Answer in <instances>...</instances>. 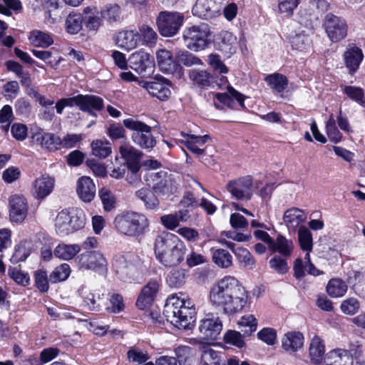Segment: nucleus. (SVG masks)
<instances>
[{
  "label": "nucleus",
  "mask_w": 365,
  "mask_h": 365,
  "mask_svg": "<svg viewBox=\"0 0 365 365\" xmlns=\"http://www.w3.org/2000/svg\"><path fill=\"white\" fill-rule=\"evenodd\" d=\"M186 248L183 243L180 240L173 245L159 261L167 267L176 266L184 259Z\"/></svg>",
  "instance_id": "21"
},
{
  "label": "nucleus",
  "mask_w": 365,
  "mask_h": 365,
  "mask_svg": "<svg viewBox=\"0 0 365 365\" xmlns=\"http://www.w3.org/2000/svg\"><path fill=\"white\" fill-rule=\"evenodd\" d=\"M54 186V178L49 175H43L36 178L33 183V195L38 200H42L52 192Z\"/></svg>",
  "instance_id": "20"
},
{
  "label": "nucleus",
  "mask_w": 365,
  "mask_h": 365,
  "mask_svg": "<svg viewBox=\"0 0 365 365\" xmlns=\"http://www.w3.org/2000/svg\"><path fill=\"white\" fill-rule=\"evenodd\" d=\"M347 291V285L340 279H331L327 285V292L331 297H341Z\"/></svg>",
  "instance_id": "46"
},
{
  "label": "nucleus",
  "mask_w": 365,
  "mask_h": 365,
  "mask_svg": "<svg viewBox=\"0 0 365 365\" xmlns=\"http://www.w3.org/2000/svg\"><path fill=\"white\" fill-rule=\"evenodd\" d=\"M227 92L224 93H210L209 96H212L219 103L227 106L231 109L240 110L245 108V96L230 86H227Z\"/></svg>",
  "instance_id": "15"
},
{
  "label": "nucleus",
  "mask_w": 365,
  "mask_h": 365,
  "mask_svg": "<svg viewBox=\"0 0 365 365\" xmlns=\"http://www.w3.org/2000/svg\"><path fill=\"white\" fill-rule=\"evenodd\" d=\"M298 241L300 248L304 251L311 252L313 249V238L311 231L305 226L298 229Z\"/></svg>",
  "instance_id": "49"
},
{
  "label": "nucleus",
  "mask_w": 365,
  "mask_h": 365,
  "mask_svg": "<svg viewBox=\"0 0 365 365\" xmlns=\"http://www.w3.org/2000/svg\"><path fill=\"white\" fill-rule=\"evenodd\" d=\"M264 81L274 93L283 92L288 85L287 77L278 73L266 76Z\"/></svg>",
  "instance_id": "39"
},
{
  "label": "nucleus",
  "mask_w": 365,
  "mask_h": 365,
  "mask_svg": "<svg viewBox=\"0 0 365 365\" xmlns=\"http://www.w3.org/2000/svg\"><path fill=\"white\" fill-rule=\"evenodd\" d=\"M179 294L172 295L167 299L163 314L166 319L175 327L190 329L195 321V308L185 294Z\"/></svg>",
  "instance_id": "2"
},
{
  "label": "nucleus",
  "mask_w": 365,
  "mask_h": 365,
  "mask_svg": "<svg viewBox=\"0 0 365 365\" xmlns=\"http://www.w3.org/2000/svg\"><path fill=\"white\" fill-rule=\"evenodd\" d=\"M327 365H353V359L347 351L336 349L329 353Z\"/></svg>",
  "instance_id": "44"
},
{
  "label": "nucleus",
  "mask_w": 365,
  "mask_h": 365,
  "mask_svg": "<svg viewBox=\"0 0 365 365\" xmlns=\"http://www.w3.org/2000/svg\"><path fill=\"white\" fill-rule=\"evenodd\" d=\"M227 189L232 197L237 200H250L254 192L252 179L250 176L238 178L230 181Z\"/></svg>",
  "instance_id": "11"
},
{
  "label": "nucleus",
  "mask_w": 365,
  "mask_h": 365,
  "mask_svg": "<svg viewBox=\"0 0 365 365\" xmlns=\"http://www.w3.org/2000/svg\"><path fill=\"white\" fill-rule=\"evenodd\" d=\"M304 337L299 331H289L282 339V347L288 353L298 351L303 347Z\"/></svg>",
  "instance_id": "23"
},
{
  "label": "nucleus",
  "mask_w": 365,
  "mask_h": 365,
  "mask_svg": "<svg viewBox=\"0 0 365 365\" xmlns=\"http://www.w3.org/2000/svg\"><path fill=\"white\" fill-rule=\"evenodd\" d=\"M343 92L352 101L362 105L365 103L364 92L362 88L351 86L342 87Z\"/></svg>",
  "instance_id": "58"
},
{
  "label": "nucleus",
  "mask_w": 365,
  "mask_h": 365,
  "mask_svg": "<svg viewBox=\"0 0 365 365\" xmlns=\"http://www.w3.org/2000/svg\"><path fill=\"white\" fill-rule=\"evenodd\" d=\"M139 31L140 38H142L145 44L148 46H153L155 43L158 38V34L152 27L148 25H143L140 27Z\"/></svg>",
  "instance_id": "63"
},
{
  "label": "nucleus",
  "mask_w": 365,
  "mask_h": 365,
  "mask_svg": "<svg viewBox=\"0 0 365 365\" xmlns=\"http://www.w3.org/2000/svg\"><path fill=\"white\" fill-rule=\"evenodd\" d=\"M92 154L102 159L108 157L112 152L110 143L108 140H96L91 143Z\"/></svg>",
  "instance_id": "48"
},
{
  "label": "nucleus",
  "mask_w": 365,
  "mask_h": 365,
  "mask_svg": "<svg viewBox=\"0 0 365 365\" xmlns=\"http://www.w3.org/2000/svg\"><path fill=\"white\" fill-rule=\"evenodd\" d=\"M166 282L171 287H179L185 282V273L182 269H173L167 276Z\"/></svg>",
  "instance_id": "57"
},
{
  "label": "nucleus",
  "mask_w": 365,
  "mask_h": 365,
  "mask_svg": "<svg viewBox=\"0 0 365 365\" xmlns=\"http://www.w3.org/2000/svg\"><path fill=\"white\" fill-rule=\"evenodd\" d=\"M239 262L248 269H253L256 266V261L252 255L245 248L237 247L232 250Z\"/></svg>",
  "instance_id": "50"
},
{
  "label": "nucleus",
  "mask_w": 365,
  "mask_h": 365,
  "mask_svg": "<svg viewBox=\"0 0 365 365\" xmlns=\"http://www.w3.org/2000/svg\"><path fill=\"white\" fill-rule=\"evenodd\" d=\"M140 41V35L138 31L126 30L117 34L115 43L118 47L127 51L134 49Z\"/></svg>",
  "instance_id": "22"
},
{
  "label": "nucleus",
  "mask_w": 365,
  "mask_h": 365,
  "mask_svg": "<svg viewBox=\"0 0 365 365\" xmlns=\"http://www.w3.org/2000/svg\"><path fill=\"white\" fill-rule=\"evenodd\" d=\"M211 31L207 24H201L185 29L183 41L186 47L195 52L205 50L210 44Z\"/></svg>",
  "instance_id": "6"
},
{
  "label": "nucleus",
  "mask_w": 365,
  "mask_h": 365,
  "mask_svg": "<svg viewBox=\"0 0 365 365\" xmlns=\"http://www.w3.org/2000/svg\"><path fill=\"white\" fill-rule=\"evenodd\" d=\"M9 218L11 222L20 223L28 214L27 200L23 195L14 194L9 198Z\"/></svg>",
  "instance_id": "14"
},
{
  "label": "nucleus",
  "mask_w": 365,
  "mask_h": 365,
  "mask_svg": "<svg viewBox=\"0 0 365 365\" xmlns=\"http://www.w3.org/2000/svg\"><path fill=\"white\" fill-rule=\"evenodd\" d=\"M59 4V0H44L43 6L46 10V19L51 24L57 23L62 18Z\"/></svg>",
  "instance_id": "43"
},
{
  "label": "nucleus",
  "mask_w": 365,
  "mask_h": 365,
  "mask_svg": "<svg viewBox=\"0 0 365 365\" xmlns=\"http://www.w3.org/2000/svg\"><path fill=\"white\" fill-rule=\"evenodd\" d=\"M81 98V94H79V95H77L73 97L60 99L56 103L55 108L56 109V112L58 114H61L64 108L73 107L74 106H78V108L80 109Z\"/></svg>",
  "instance_id": "62"
},
{
  "label": "nucleus",
  "mask_w": 365,
  "mask_h": 365,
  "mask_svg": "<svg viewBox=\"0 0 365 365\" xmlns=\"http://www.w3.org/2000/svg\"><path fill=\"white\" fill-rule=\"evenodd\" d=\"M221 0H197L192 13L201 19H209L220 13Z\"/></svg>",
  "instance_id": "17"
},
{
  "label": "nucleus",
  "mask_w": 365,
  "mask_h": 365,
  "mask_svg": "<svg viewBox=\"0 0 365 365\" xmlns=\"http://www.w3.org/2000/svg\"><path fill=\"white\" fill-rule=\"evenodd\" d=\"M71 267L66 263H63L56 267L50 274V280L57 283L66 280L71 274Z\"/></svg>",
  "instance_id": "55"
},
{
  "label": "nucleus",
  "mask_w": 365,
  "mask_h": 365,
  "mask_svg": "<svg viewBox=\"0 0 365 365\" xmlns=\"http://www.w3.org/2000/svg\"><path fill=\"white\" fill-rule=\"evenodd\" d=\"M212 262L219 267L227 268L232 264V256L226 250L212 249Z\"/></svg>",
  "instance_id": "42"
},
{
  "label": "nucleus",
  "mask_w": 365,
  "mask_h": 365,
  "mask_svg": "<svg viewBox=\"0 0 365 365\" xmlns=\"http://www.w3.org/2000/svg\"><path fill=\"white\" fill-rule=\"evenodd\" d=\"M237 44V37L232 33L227 31H220L215 40L216 48L222 51L227 57L235 53Z\"/></svg>",
  "instance_id": "19"
},
{
  "label": "nucleus",
  "mask_w": 365,
  "mask_h": 365,
  "mask_svg": "<svg viewBox=\"0 0 365 365\" xmlns=\"http://www.w3.org/2000/svg\"><path fill=\"white\" fill-rule=\"evenodd\" d=\"M243 334L235 330L227 331L224 336V341L226 344L235 346L237 348H242L245 345L243 339Z\"/></svg>",
  "instance_id": "59"
},
{
  "label": "nucleus",
  "mask_w": 365,
  "mask_h": 365,
  "mask_svg": "<svg viewBox=\"0 0 365 365\" xmlns=\"http://www.w3.org/2000/svg\"><path fill=\"white\" fill-rule=\"evenodd\" d=\"M74 262L82 270L98 272L105 270L107 267L106 258L96 251H87L80 254L74 259Z\"/></svg>",
  "instance_id": "9"
},
{
  "label": "nucleus",
  "mask_w": 365,
  "mask_h": 365,
  "mask_svg": "<svg viewBox=\"0 0 365 365\" xmlns=\"http://www.w3.org/2000/svg\"><path fill=\"white\" fill-rule=\"evenodd\" d=\"M152 189L158 195L169 197L177 190V185L173 175L160 171L150 175Z\"/></svg>",
  "instance_id": "10"
},
{
  "label": "nucleus",
  "mask_w": 365,
  "mask_h": 365,
  "mask_svg": "<svg viewBox=\"0 0 365 365\" xmlns=\"http://www.w3.org/2000/svg\"><path fill=\"white\" fill-rule=\"evenodd\" d=\"M180 365H192L193 354L192 349L187 346H180L175 350Z\"/></svg>",
  "instance_id": "54"
},
{
  "label": "nucleus",
  "mask_w": 365,
  "mask_h": 365,
  "mask_svg": "<svg viewBox=\"0 0 365 365\" xmlns=\"http://www.w3.org/2000/svg\"><path fill=\"white\" fill-rule=\"evenodd\" d=\"M160 279H150L141 289L137 299L136 305L140 309L149 307L155 301L160 290Z\"/></svg>",
  "instance_id": "16"
},
{
  "label": "nucleus",
  "mask_w": 365,
  "mask_h": 365,
  "mask_svg": "<svg viewBox=\"0 0 365 365\" xmlns=\"http://www.w3.org/2000/svg\"><path fill=\"white\" fill-rule=\"evenodd\" d=\"M128 61L130 67L143 77L149 76L153 72V58L144 51L140 50L132 53Z\"/></svg>",
  "instance_id": "12"
},
{
  "label": "nucleus",
  "mask_w": 365,
  "mask_h": 365,
  "mask_svg": "<svg viewBox=\"0 0 365 365\" xmlns=\"http://www.w3.org/2000/svg\"><path fill=\"white\" fill-rule=\"evenodd\" d=\"M81 247L78 244H58L53 250V255L62 260L73 259L80 252Z\"/></svg>",
  "instance_id": "32"
},
{
  "label": "nucleus",
  "mask_w": 365,
  "mask_h": 365,
  "mask_svg": "<svg viewBox=\"0 0 365 365\" xmlns=\"http://www.w3.org/2000/svg\"><path fill=\"white\" fill-rule=\"evenodd\" d=\"M200 365H225L222 354L210 346H203L200 356Z\"/></svg>",
  "instance_id": "35"
},
{
  "label": "nucleus",
  "mask_w": 365,
  "mask_h": 365,
  "mask_svg": "<svg viewBox=\"0 0 365 365\" xmlns=\"http://www.w3.org/2000/svg\"><path fill=\"white\" fill-rule=\"evenodd\" d=\"M124 126L133 130V142L143 149L150 150L156 145V140L152 134V128L145 123L133 118L123 120Z\"/></svg>",
  "instance_id": "5"
},
{
  "label": "nucleus",
  "mask_w": 365,
  "mask_h": 365,
  "mask_svg": "<svg viewBox=\"0 0 365 365\" xmlns=\"http://www.w3.org/2000/svg\"><path fill=\"white\" fill-rule=\"evenodd\" d=\"M178 241L179 239L173 234L163 232L158 235L154 247L157 259L159 260Z\"/></svg>",
  "instance_id": "25"
},
{
  "label": "nucleus",
  "mask_w": 365,
  "mask_h": 365,
  "mask_svg": "<svg viewBox=\"0 0 365 365\" xmlns=\"http://www.w3.org/2000/svg\"><path fill=\"white\" fill-rule=\"evenodd\" d=\"M103 100L97 96L81 95L80 110L88 112L92 115H96L93 110H101L103 108Z\"/></svg>",
  "instance_id": "33"
},
{
  "label": "nucleus",
  "mask_w": 365,
  "mask_h": 365,
  "mask_svg": "<svg viewBox=\"0 0 365 365\" xmlns=\"http://www.w3.org/2000/svg\"><path fill=\"white\" fill-rule=\"evenodd\" d=\"M76 192L81 200L89 202L94 198L96 186L90 178L83 176L77 182Z\"/></svg>",
  "instance_id": "27"
},
{
  "label": "nucleus",
  "mask_w": 365,
  "mask_h": 365,
  "mask_svg": "<svg viewBox=\"0 0 365 365\" xmlns=\"http://www.w3.org/2000/svg\"><path fill=\"white\" fill-rule=\"evenodd\" d=\"M183 14L178 12L161 11L159 13L156 24L160 34L165 37L175 36L182 26Z\"/></svg>",
  "instance_id": "7"
},
{
  "label": "nucleus",
  "mask_w": 365,
  "mask_h": 365,
  "mask_svg": "<svg viewBox=\"0 0 365 365\" xmlns=\"http://www.w3.org/2000/svg\"><path fill=\"white\" fill-rule=\"evenodd\" d=\"M311 38L309 36L301 33L291 37L290 43L293 49L306 51L311 48Z\"/></svg>",
  "instance_id": "52"
},
{
  "label": "nucleus",
  "mask_w": 365,
  "mask_h": 365,
  "mask_svg": "<svg viewBox=\"0 0 365 365\" xmlns=\"http://www.w3.org/2000/svg\"><path fill=\"white\" fill-rule=\"evenodd\" d=\"M209 299L215 309L231 315L242 310L247 302L248 294L236 278L226 276L211 287Z\"/></svg>",
  "instance_id": "1"
},
{
  "label": "nucleus",
  "mask_w": 365,
  "mask_h": 365,
  "mask_svg": "<svg viewBox=\"0 0 365 365\" xmlns=\"http://www.w3.org/2000/svg\"><path fill=\"white\" fill-rule=\"evenodd\" d=\"M189 76L192 81L199 85L214 87L215 78L206 71L192 70Z\"/></svg>",
  "instance_id": "47"
},
{
  "label": "nucleus",
  "mask_w": 365,
  "mask_h": 365,
  "mask_svg": "<svg viewBox=\"0 0 365 365\" xmlns=\"http://www.w3.org/2000/svg\"><path fill=\"white\" fill-rule=\"evenodd\" d=\"M114 225L118 232L122 235L139 237L148 230L150 221L144 214L126 212L115 217Z\"/></svg>",
  "instance_id": "3"
},
{
  "label": "nucleus",
  "mask_w": 365,
  "mask_h": 365,
  "mask_svg": "<svg viewBox=\"0 0 365 365\" xmlns=\"http://www.w3.org/2000/svg\"><path fill=\"white\" fill-rule=\"evenodd\" d=\"M327 134L333 143H338L341 139V135L336 126V120L333 114H331L326 124Z\"/></svg>",
  "instance_id": "64"
},
{
  "label": "nucleus",
  "mask_w": 365,
  "mask_h": 365,
  "mask_svg": "<svg viewBox=\"0 0 365 365\" xmlns=\"http://www.w3.org/2000/svg\"><path fill=\"white\" fill-rule=\"evenodd\" d=\"M83 16L78 13L70 14L66 20V28L71 34H77L82 29Z\"/></svg>",
  "instance_id": "53"
},
{
  "label": "nucleus",
  "mask_w": 365,
  "mask_h": 365,
  "mask_svg": "<svg viewBox=\"0 0 365 365\" xmlns=\"http://www.w3.org/2000/svg\"><path fill=\"white\" fill-rule=\"evenodd\" d=\"M98 195L105 210L110 211L114 208L115 205V197L110 190L103 187L99 190Z\"/></svg>",
  "instance_id": "61"
},
{
  "label": "nucleus",
  "mask_w": 365,
  "mask_h": 365,
  "mask_svg": "<svg viewBox=\"0 0 365 365\" xmlns=\"http://www.w3.org/2000/svg\"><path fill=\"white\" fill-rule=\"evenodd\" d=\"M145 88L150 94L160 99V101L167 100L170 96V90L168 81L165 80H158L155 81H146L143 83Z\"/></svg>",
  "instance_id": "26"
},
{
  "label": "nucleus",
  "mask_w": 365,
  "mask_h": 365,
  "mask_svg": "<svg viewBox=\"0 0 365 365\" xmlns=\"http://www.w3.org/2000/svg\"><path fill=\"white\" fill-rule=\"evenodd\" d=\"M181 135L185 140L181 141L193 153L200 155L204 153L205 148H202L205 143L210 140L208 135H196L181 132Z\"/></svg>",
  "instance_id": "24"
},
{
  "label": "nucleus",
  "mask_w": 365,
  "mask_h": 365,
  "mask_svg": "<svg viewBox=\"0 0 365 365\" xmlns=\"http://www.w3.org/2000/svg\"><path fill=\"white\" fill-rule=\"evenodd\" d=\"M98 14L96 8L86 7L83 9V19L88 30L96 31L101 26L102 21Z\"/></svg>",
  "instance_id": "41"
},
{
  "label": "nucleus",
  "mask_w": 365,
  "mask_h": 365,
  "mask_svg": "<svg viewBox=\"0 0 365 365\" xmlns=\"http://www.w3.org/2000/svg\"><path fill=\"white\" fill-rule=\"evenodd\" d=\"M32 138L37 144L49 151L56 150L61 145L60 137L53 133H36Z\"/></svg>",
  "instance_id": "28"
},
{
  "label": "nucleus",
  "mask_w": 365,
  "mask_h": 365,
  "mask_svg": "<svg viewBox=\"0 0 365 365\" xmlns=\"http://www.w3.org/2000/svg\"><path fill=\"white\" fill-rule=\"evenodd\" d=\"M101 18L108 22H115L120 19V8L117 4H108L101 11Z\"/></svg>",
  "instance_id": "56"
},
{
  "label": "nucleus",
  "mask_w": 365,
  "mask_h": 365,
  "mask_svg": "<svg viewBox=\"0 0 365 365\" xmlns=\"http://www.w3.org/2000/svg\"><path fill=\"white\" fill-rule=\"evenodd\" d=\"M323 26L329 39L333 43L339 42L347 36V22L341 16L327 14Z\"/></svg>",
  "instance_id": "8"
},
{
  "label": "nucleus",
  "mask_w": 365,
  "mask_h": 365,
  "mask_svg": "<svg viewBox=\"0 0 365 365\" xmlns=\"http://www.w3.org/2000/svg\"><path fill=\"white\" fill-rule=\"evenodd\" d=\"M307 219L304 212L297 207L285 211L283 220L289 230H295Z\"/></svg>",
  "instance_id": "30"
},
{
  "label": "nucleus",
  "mask_w": 365,
  "mask_h": 365,
  "mask_svg": "<svg viewBox=\"0 0 365 365\" xmlns=\"http://www.w3.org/2000/svg\"><path fill=\"white\" fill-rule=\"evenodd\" d=\"M85 224L83 211L77 207L64 209L59 212L55 219V230L63 237L82 228Z\"/></svg>",
  "instance_id": "4"
},
{
  "label": "nucleus",
  "mask_w": 365,
  "mask_h": 365,
  "mask_svg": "<svg viewBox=\"0 0 365 365\" xmlns=\"http://www.w3.org/2000/svg\"><path fill=\"white\" fill-rule=\"evenodd\" d=\"M156 58L158 66L163 72L172 73L175 71L176 64L170 51L160 49L156 53Z\"/></svg>",
  "instance_id": "36"
},
{
  "label": "nucleus",
  "mask_w": 365,
  "mask_h": 365,
  "mask_svg": "<svg viewBox=\"0 0 365 365\" xmlns=\"http://www.w3.org/2000/svg\"><path fill=\"white\" fill-rule=\"evenodd\" d=\"M364 58L361 49L356 46L349 47L344 53L345 65L351 73H355Z\"/></svg>",
  "instance_id": "29"
},
{
  "label": "nucleus",
  "mask_w": 365,
  "mask_h": 365,
  "mask_svg": "<svg viewBox=\"0 0 365 365\" xmlns=\"http://www.w3.org/2000/svg\"><path fill=\"white\" fill-rule=\"evenodd\" d=\"M189 218L188 211L181 210L175 213L161 216L160 222L165 228L173 230L179 226L180 222H186Z\"/></svg>",
  "instance_id": "31"
},
{
  "label": "nucleus",
  "mask_w": 365,
  "mask_h": 365,
  "mask_svg": "<svg viewBox=\"0 0 365 365\" xmlns=\"http://www.w3.org/2000/svg\"><path fill=\"white\" fill-rule=\"evenodd\" d=\"M140 262L138 255L134 253H127L124 255L116 256L113 260V266L117 273H123L125 269H131Z\"/></svg>",
  "instance_id": "34"
},
{
  "label": "nucleus",
  "mask_w": 365,
  "mask_h": 365,
  "mask_svg": "<svg viewBox=\"0 0 365 365\" xmlns=\"http://www.w3.org/2000/svg\"><path fill=\"white\" fill-rule=\"evenodd\" d=\"M222 322L220 317L208 314L200 320L198 330L205 339L215 340L222 330Z\"/></svg>",
  "instance_id": "13"
},
{
  "label": "nucleus",
  "mask_w": 365,
  "mask_h": 365,
  "mask_svg": "<svg viewBox=\"0 0 365 365\" xmlns=\"http://www.w3.org/2000/svg\"><path fill=\"white\" fill-rule=\"evenodd\" d=\"M325 353L324 345L322 340L318 336H314L309 345V356L315 364L321 363L324 359Z\"/></svg>",
  "instance_id": "40"
},
{
  "label": "nucleus",
  "mask_w": 365,
  "mask_h": 365,
  "mask_svg": "<svg viewBox=\"0 0 365 365\" xmlns=\"http://www.w3.org/2000/svg\"><path fill=\"white\" fill-rule=\"evenodd\" d=\"M238 325L241 331L243 332V336H250L256 331L257 322L252 314H247L240 318Z\"/></svg>",
  "instance_id": "51"
},
{
  "label": "nucleus",
  "mask_w": 365,
  "mask_h": 365,
  "mask_svg": "<svg viewBox=\"0 0 365 365\" xmlns=\"http://www.w3.org/2000/svg\"><path fill=\"white\" fill-rule=\"evenodd\" d=\"M286 258L282 256L274 255L269 261L270 268L278 274H286L289 270Z\"/></svg>",
  "instance_id": "60"
},
{
  "label": "nucleus",
  "mask_w": 365,
  "mask_h": 365,
  "mask_svg": "<svg viewBox=\"0 0 365 365\" xmlns=\"http://www.w3.org/2000/svg\"><path fill=\"white\" fill-rule=\"evenodd\" d=\"M119 152L122 158L125 160L128 170L133 174H136L140 170L139 163L143 156V153L128 143L121 145L119 148Z\"/></svg>",
  "instance_id": "18"
},
{
  "label": "nucleus",
  "mask_w": 365,
  "mask_h": 365,
  "mask_svg": "<svg viewBox=\"0 0 365 365\" xmlns=\"http://www.w3.org/2000/svg\"><path fill=\"white\" fill-rule=\"evenodd\" d=\"M269 249L273 252H278L284 257H288L293 251L294 245L292 240L279 235L276 240H272Z\"/></svg>",
  "instance_id": "38"
},
{
  "label": "nucleus",
  "mask_w": 365,
  "mask_h": 365,
  "mask_svg": "<svg viewBox=\"0 0 365 365\" xmlns=\"http://www.w3.org/2000/svg\"><path fill=\"white\" fill-rule=\"evenodd\" d=\"M29 39L34 46L43 48L48 47L53 42L52 37L48 33L38 30L31 32Z\"/></svg>",
  "instance_id": "45"
},
{
  "label": "nucleus",
  "mask_w": 365,
  "mask_h": 365,
  "mask_svg": "<svg viewBox=\"0 0 365 365\" xmlns=\"http://www.w3.org/2000/svg\"><path fill=\"white\" fill-rule=\"evenodd\" d=\"M156 193L147 187H143L135 192V196L141 200L148 210H157L159 208L160 201Z\"/></svg>",
  "instance_id": "37"
}]
</instances>
